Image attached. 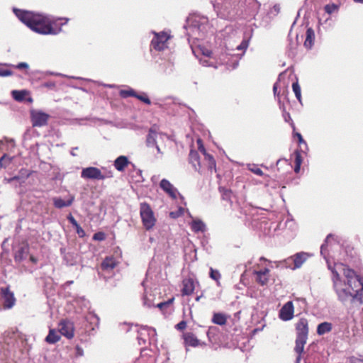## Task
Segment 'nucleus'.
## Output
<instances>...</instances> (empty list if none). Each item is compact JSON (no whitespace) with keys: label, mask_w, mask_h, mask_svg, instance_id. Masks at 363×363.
Here are the masks:
<instances>
[{"label":"nucleus","mask_w":363,"mask_h":363,"mask_svg":"<svg viewBox=\"0 0 363 363\" xmlns=\"http://www.w3.org/2000/svg\"><path fill=\"white\" fill-rule=\"evenodd\" d=\"M315 41V32L312 28H308L306 32V39L304 41V47L308 49L311 50L313 45Z\"/></svg>","instance_id":"27"},{"label":"nucleus","mask_w":363,"mask_h":363,"mask_svg":"<svg viewBox=\"0 0 363 363\" xmlns=\"http://www.w3.org/2000/svg\"><path fill=\"white\" fill-rule=\"evenodd\" d=\"M183 28L186 30V35L189 41L190 38L197 40H203L211 26L206 16L194 13L186 18V24Z\"/></svg>","instance_id":"4"},{"label":"nucleus","mask_w":363,"mask_h":363,"mask_svg":"<svg viewBox=\"0 0 363 363\" xmlns=\"http://www.w3.org/2000/svg\"><path fill=\"white\" fill-rule=\"evenodd\" d=\"M154 37L151 40L150 46L157 51H162L167 48V41L170 38V35L166 32L160 33L153 32Z\"/></svg>","instance_id":"10"},{"label":"nucleus","mask_w":363,"mask_h":363,"mask_svg":"<svg viewBox=\"0 0 363 363\" xmlns=\"http://www.w3.org/2000/svg\"><path fill=\"white\" fill-rule=\"evenodd\" d=\"M138 335L137 337V339L138 341V344L140 345H146L147 340L145 337H143V335H145V333L142 330V327L140 328V330H138Z\"/></svg>","instance_id":"43"},{"label":"nucleus","mask_w":363,"mask_h":363,"mask_svg":"<svg viewBox=\"0 0 363 363\" xmlns=\"http://www.w3.org/2000/svg\"><path fill=\"white\" fill-rule=\"evenodd\" d=\"M183 339L186 346L197 347L200 345V340L192 333H185L183 334Z\"/></svg>","instance_id":"22"},{"label":"nucleus","mask_w":363,"mask_h":363,"mask_svg":"<svg viewBox=\"0 0 363 363\" xmlns=\"http://www.w3.org/2000/svg\"><path fill=\"white\" fill-rule=\"evenodd\" d=\"M296 137L298 138V141L299 144H303L305 145L306 149H308V145L306 141L303 140L301 134L300 133H296L295 134Z\"/></svg>","instance_id":"55"},{"label":"nucleus","mask_w":363,"mask_h":363,"mask_svg":"<svg viewBox=\"0 0 363 363\" xmlns=\"http://www.w3.org/2000/svg\"><path fill=\"white\" fill-rule=\"evenodd\" d=\"M226 316L221 313H215L213 315L212 322L218 325H223L226 323Z\"/></svg>","instance_id":"33"},{"label":"nucleus","mask_w":363,"mask_h":363,"mask_svg":"<svg viewBox=\"0 0 363 363\" xmlns=\"http://www.w3.org/2000/svg\"><path fill=\"white\" fill-rule=\"evenodd\" d=\"M60 339V336L54 330L50 329L45 337V341L50 344H55Z\"/></svg>","instance_id":"34"},{"label":"nucleus","mask_w":363,"mask_h":363,"mask_svg":"<svg viewBox=\"0 0 363 363\" xmlns=\"http://www.w3.org/2000/svg\"><path fill=\"white\" fill-rule=\"evenodd\" d=\"M186 322L185 320H182L175 325L176 329H177L178 330H183L184 329L186 328Z\"/></svg>","instance_id":"56"},{"label":"nucleus","mask_w":363,"mask_h":363,"mask_svg":"<svg viewBox=\"0 0 363 363\" xmlns=\"http://www.w3.org/2000/svg\"><path fill=\"white\" fill-rule=\"evenodd\" d=\"M261 4L257 0H243L242 13L246 18H254L258 13Z\"/></svg>","instance_id":"11"},{"label":"nucleus","mask_w":363,"mask_h":363,"mask_svg":"<svg viewBox=\"0 0 363 363\" xmlns=\"http://www.w3.org/2000/svg\"><path fill=\"white\" fill-rule=\"evenodd\" d=\"M343 269L342 280L340 274H335L333 279V289L337 299L344 305L347 303H363V277L357 274L354 270L345 264H340Z\"/></svg>","instance_id":"1"},{"label":"nucleus","mask_w":363,"mask_h":363,"mask_svg":"<svg viewBox=\"0 0 363 363\" xmlns=\"http://www.w3.org/2000/svg\"><path fill=\"white\" fill-rule=\"evenodd\" d=\"M280 11V5L275 4L269 11V13L274 16H277Z\"/></svg>","instance_id":"53"},{"label":"nucleus","mask_w":363,"mask_h":363,"mask_svg":"<svg viewBox=\"0 0 363 363\" xmlns=\"http://www.w3.org/2000/svg\"><path fill=\"white\" fill-rule=\"evenodd\" d=\"M278 104L280 110L281 111L282 113H284V111H286L284 104L281 101V98L278 99Z\"/></svg>","instance_id":"59"},{"label":"nucleus","mask_w":363,"mask_h":363,"mask_svg":"<svg viewBox=\"0 0 363 363\" xmlns=\"http://www.w3.org/2000/svg\"><path fill=\"white\" fill-rule=\"evenodd\" d=\"M60 333L66 337L71 339L74 336V330L71 323L65 320L60 322Z\"/></svg>","instance_id":"25"},{"label":"nucleus","mask_w":363,"mask_h":363,"mask_svg":"<svg viewBox=\"0 0 363 363\" xmlns=\"http://www.w3.org/2000/svg\"><path fill=\"white\" fill-rule=\"evenodd\" d=\"M130 163L126 156L121 155L114 160L113 166L118 172H123Z\"/></svg>","instance_id":"24"},{"label":"nucleus","mask_w":363,"mask_h":363,"mask_svg":"<svg viewBox=\"0 0 363 363\" xmlns=\"http://www.w3.org/2000/svg\"><path fill=\"white\" fill-rule=\"evenodd\" d=\"M204 157L206 160H207L208 162V168L210 169H212L213 168L216 169V162L213 155L207 152L206 155H204Z\"/></svg>","instance_id":"40"},{"label":"nucleus","mask_w":363,"mask_h":363,"mask_svg":"<svg viewBox=\"0 0 363 363\" xmlns=\"http://www.w3.org/2000/svg\"><path fill=\"white\" fill-rule=\"evenodd\" d=\"M199 150L204 155L207 153L206 150L203 144H201L199 147Z\"/></svg>","instance_id":"62"},{"label":"nucleus","mask_w":363,"mask_h":363,"mask_svg":"<svg viewBox=\"0 0 363 363\" xmlns=\"http://www.w3.org/2000/svg\"><path fill=\"white\" fill-rule=\"evenodd\" d=\"M209 277L217 282V285H220V279L221 277L220 273L218 270L210 268Z\"/></svg>","instance_id":"38"},{"label":"nucleus","mask_w":363,"mask_h":363,"mask_svg":"<svg viewBox=\"0 0 363 363\" xmlns=\"http://www.w3.org/2000/svg\"><path fill=\"white\" fill-rule=\"evenodd\" d=\"M4 181L8 184L12 183L14 181H18L21 184V183L24 182L25 179H23L19 176H14L11 178H5Z\"/></svg>","instance_id":"45"},{"label":"nucleus","mask_w":363,"mask_h":363,"mask_svg":"<svg viewBox=\"0 0 363 363\" xmlns=\"http://www.w3.org/2000/svg\"><path fill=\"white\" fill-rule=\"evenodd\" d=\"M81 177L84 179L96 180H101L103 177L101 171L99 168L94 167L83 168L81 172Z\"/></svg>","instance_id":"15"},{"label":"nucleus","mask_w":363,"mask_h":363,"mask_svg":"<svg viewBox=\"0 0 363 363\" xmlns=\"http://www.w3.org/2000/svg\"><path fill=\"white\" fill-rule=\"evenodd\" d=\"M337 238H335L333 235L329 234L327 235L326 238L324 240V242L320 246V255L325 259L327 266L329 270H330L333 276L332 279L335 277V274H340L338 271H340L343 273V269L340 267L342 263L335 264L334 266H332L331 262L329 260V252H328V247H332L333 245H338V242L337 240Z\"/></svg>","instance_id":"6"},{"label":"nucleus","mask_w":363,"mask_h":363,"mask_svg":"<svg viewBox=\"0 0 363 363\" xmlns=\"http://www.w3.org/2000/svg\"><path fill=\"white\" fill-rule=\"evenodd\" d=\"M60 255L66 265L74 266L77 262V254L70 247H66L63 245L60 248Z\"/></svg>","instance_id":"12"},{"label":"nucleus","mask_w":363,"mask_h":363,"mask_svg":"<svg viewBox=\"0 0 363 363\" xmlns=\"http://www.w3.org/2000/svg\"><path fill=\"white\" fill-rule=\"evenodd\" d=\"M332 329V323L329 322H323L318 325L316 332L318 335H323L325 333L330 332Z\"/></svg>","instance_id":"30"},{"label":"nucleus","mask_w":363,"mask_h":363,"mask_svg":"<svg viewBox=\"0 0 363 363\" xmlns=\"http://www.w3.org/2000/svg\"><path fill=\"white\" fill-rule=\"evenodd\" d=\"M189 162L196 171L200 169V156L196 150H191L189 154Z\"/></svg>","instance_id":"26"},{"label":"nucleus","mask_w":363,"mask_h":363,"mask_svg":"<svg viewBox=\"0 0 363 363\" xmlns=\"http://www.w3.org/2000/svg\"><path fill=\"white\" fill-rule=\"evenodd\" d=\"M135 98L138 99V100H140V101L143 102L147 105H150L152 104L150 99L147 96V94L145 92H142L140 94L136 93Z\"/></svg>","instance_id":"39"},{"label":"nucleus","mask_w":363,"mask_h":363,"mask_svg":"<svg viewBox=\"0 0 363 363\" xmlns=\"http://www.w3.org/2000/svg\"><path fill=\"white\" fill-rule=\"evenodd\" d=\"M284 72L279 74L277 81L273 85V93L274 97L278 101V99L280 98V92L278 91V82L280 81L281 77L284 75Z\"/></svg>","instance_id":"42"},{"label":"nucleus","mask_w":363,"mask_h":363,"mask_svg":"<svg viewBox=\"0 0 363 363\" xmlns=\"http://www.w3.org/2000/svg\"><path fill=\"white\" fill-rule=\"evenodd\" d=\"M13 11L16 17L33 31L42 35L59 34L62 28H53L48 16L33 11L13 8Z\"/></svg>","instance_id":"3"},{"label":"nucleus","mask_w":363,"mask_h":363,"mask_svg":"<svg viewBox=\"0 0 363 363\" xmlns=\"http://www.w3.org/2000/svg\"><path fill=\"white\" fill-rule=\"evenodd\" d=\"M116 262L112 257H106L101 264V267L103 270L109 271L115 268Z\"/></svg>","instance_id":"29"},{"label":"nucleus","mask_w":363,"mask_h":363,"mask_svg":"<svg viewBox=\"0 0 363 363\" xmlns=\"http://www.w3.org/2000/svg\"><path fill=\"white\" fill-rule=\"evenodd\" d=\"M140 215L145 230H151L155 225L156 218L153 211L147 203L143 202L140 203Z\"/></svg>","instance_id":"9"},{"label":"nucleus","mask_w":363,"mask_h":363,"mask_svg":"<svg viewBox=\"0 0 363 363\" xmlns=\"http://www.w3.org/2000/svg\"><path fill=\"white\" fill-rule=\"evenodd\" d=\"M142 330L145 333H147V336L149 337L150 342H156L157 341V333H156V330L154 328L145 325V326H142Z\"/></svg>","instance_id":"32"},{"label":"nucleus","mask_w":363,"mask_h":363,"mask_svg":"<svg viewBox=\"0 0 363 363\" xmlns=\"http://www.w3.org/2000/svg\"><path fill=\"white\" fill-rule=\"evenodd\" d=\"M52 204L55 208L61 209L65 207L70 206L74 201V196L72 195L69 196L68 199L65 200L62 199L61 197H53L52 199Z\"/></svg>","instance_id":"19"},{"label":"nucleus","mask_w":363,"mask_h":363,"mask_svg":"<svg viewBox=\"0 0 363 363\" xmlns=\"http://www.w3.org/2000/svg\"><path fill=\"white\" fill-rule=\"evenodd\" d=\"M30 118L33 127H42L47 125L49 115L41 111H31Z\"/></svg>","instance_id":"13"},{"label":"nucleus","mask_w":363,"mask_h":363,"mask_svg":"<svg viewBox=\"0 0 363 363\" xmlns=\"http://www.w3.org/2000/svg\"><path fill=\"white\" fill-rule=\"evenodd\" d=\"M313 255L306 252H296L280 262L281 267H289L293 270L299 269Z\"/></svg>","instance_id":"8"},{"label":"nucleus","mask_w":363,"mask_h":363,"mask_svg":"<svg viewBox=\"0 0 363 363\" xmlns=\"http://www.w3.org/2000/svg\"><path fill=\"white\" fill-rule=\"evenodd\" d=\"M211 3L220 18L233 20L242 13L243 0H213Z\"/></svg>","instance_id":"5"},{"label":"nucleus","mask_w":363,"mask_h":363,"mask_svg":"<svg viewBox=\"0 0 363 363\" xmlns=\"http://www.w3.org/2000/svg\"><path fill=\"white\" fill-rule=\"evenodd\" d=\"M191 228L194 233H203L206 230V225L201 219L196 218L192 220Z\"/></svg>","instance_id":"28"},{"label":"nucleus","mask_w":363,"mask_h":363,"mask_svg":"<svg viewBox=\"0 0 363 363\" xmlns=\"http://www.w3.org/2000/svg\"><path fill=\"white\" fill-rule=\"evenodd\" d=\"M195 289L194 280L191 277H187L182 281V289L181 290L182 296H190Z\"/></svg>","instance_id":"18"},{"label":"nucleus","mask_w":363,"mask_h":363,"mask_svg":"<svg viewBox=\"0 0 363 363\" xmlns=\"http://www.w3.org/2000/svg\"><path fill=\"white\" fill-rule=\"evenodd\" d=\"M157 132L156 130V126H152L148 131V134L146 138V145L148 147H153L157 144Z\"/></svg>","instance_id":"23"},{"label":"nucleus","mask_w":363,"mask_h":363,"mask_svg":"<svg viewBox=\"0 0 363 363\" xmlns=\"http://www.w3.org/2000/svg\"><path fill=\"white\" fill-rule=\"evenodd\" d=\"M295 164L301 165L302 163V157L298 150H296L295 152Z\"/></svg>","instance_id":"52"},{"label":"nucleus","mask_w":363,"mask_h":363,"mask_svg":"<svg viewBox=\"0 0 363 363\" xmlns=\"http://www.w3.org/2000/svg\"><path fill=\"white\" fill-rule=\"evenodd\" d=\"M13 74L12 71L7 69L0 68V77H9Z\"/></svg>","instance_id":"51"},{"label":"nucleus","mask_w":363,"mask_h":363,"mask_svg":"<svg viewBox=\"0 0 363 363\" xmlns=\"http://www.w3.org/2000/svg\"><path fill=\"white\" fill-rule=\"evenodd\" d=\"M325 11L328 14L337 13L339 10V5L336 4H328L324 6Z\"/></svg>","instance_id":"37"},{"label":"nucleus","mask_w":363,"mask_h":363,"mask_svg":"<svg viewBox=\"0 0 363 363\" xmlns=\"http://www.w3.org/2000/svg\"><path fill=\"white\" fill-rule=\"evenodd\" d=\"M4 65L13 67L18 69H28L29 67L28 64L26 62H19L16 65H10V64H4Z\"/></svg>","instance_id":"46"},{"label":"nucleus","mask_w":363,"mask_h":363,"mask_svg":"<svg viewBox=\"0 0 363 363\" xmlns=\"http://www.w3.org/2000/svg\"><path fill=\"white\" fill-rule=\"evenodd\" d=\"M296 338L294 351L302 354L308 335V324L306 318H301L296 325Z\"/></svg>","instance_id":"7"},{"label":"nucleus","mask_w":363,"mask_h":363,"mask_svg":"<svg viewBox=\"0 0 363 363\" xmlns=\"http://www.w3.org/2000/svg\"><path fill=\"white\" fill-rule=\"evenodd\" d=\"M28 91L25 89L22 90H13L11 91V96L13 99L18 102H22L25 100Z\"/></svg>","instance_id":"31"},{"label":"nucleus","mask_w":363,"mask_h":363,"mask_svg":"<svg viewBox=\"0 0 363 363\" xmlns=\"http://www.w3.org/2000/svg\"><path fill=\"white\" fill-rule=\"evenodd\" d=\"M29 252V246L28 244L20 245L14 252V260L16 262H21L24 260Z\"/></svg>","instance_id":"21"},{"label":"nucleus","mask_w":363,"mask_h":363,"mask_svg":"<svg viewBox=\"0 0 363 363\" xmlns=\"http://www.w3.org/2000/svg\"><path fill=\"white\" fill-rule=\"evenodd\" d=\"M136 93L133 89L129 87L128 89L120 90L119 95L121 97L125 99L129 96L135 97Z\"/></svg>","instance_id":"36"},{"label":"nucleus","mask_w":363,"mask_h":363,"mask_svg":"<svg viewBox=\"0 0 363 363\" xmlns=\"http://www.w3.org/2000/svg\"><path fill=\"white\" fill-rule=\"evenodd\" d=\"M67 219L69 222V223H71L73 227H75L79 224L77 223V221L76 220V219L74 218V216L71 213L67 215Z\"/></svg>","instance_id":"54"},{"label":"nucleus","mask_w":363,"mask_h":363,"mask_svg":"<svg viewBox=\"0 0 363 363\" xmlns=\"http://www.w3.org/2000/svg\"><path fill=\"white\" fill-rule=\"evenodd\" d=\"M160 187L172 199H175L178 194L181 199H184L183 196L178 192L177 189L175 188L169 180L162 179L160 182Z\"/></svg>","instance_id":"14"},{"label":"nucleus","mask_w":363,"mask_h":363,"mask_svg":"<svg viewBox=\"0 0 363 363\" xmlns=\"http://www.w3.org/2000/svg\"><path fill=\"white\" fill-rule=\"evenodd\" d=\"M161 101H162V99H156L155 101H153V104L157 106L158 107L162 108V104L161 103Z\"/></svg>","instance_id":"63"},{"label":"nucleus","mask_w":363,"mask_h":363,"mask_svg":"<svg viewBox=\"0 0 363 363\" xmlns=\"http://www.w3.org/2000/svg\"><path fill=\"white\" fill-rule=\"evenodd\" d=\"M282 116L285 122L289 123L291 121V124L294 125L290 113L289 112L284 111V113H282Z\"/></svg>","instance_id":"57"},{"label":"nucleus","mask_w":363,"mask_h":363,"mask_svg":"<svg viewBox=\"0 0 363 363\" xmlns=\"http://www.w3.org/2000/svg\"><path fill=\"white\" fill-rule=\"evenodd\" d=\"M292 89L296 99L301 104V90L297 79L296 81L292 84Z\"/></svg>","instance_id":"35"},{"label":"nucleus","mask_w":363,"mask_h":363,"mask_svg":"<svg viewBox=\"0 0 363 363\" xmlns=\"http://www.w3.org/2000/svg\"><path fill=\"white\" fill-rule=\"evenodd\" d=\"M253 35V29L247 28L243 33L241 43L235 49L227 47L213 51V56L200 57L199 62L204 67H211L217 69L220 65H225L228 68L233 69L238 67L239 61L244 55Z\"/></svg>","instance_id":"2"},{"label":"nucleus","mask_w":363,"mask_h":363,"mask_svg":"<svg viewBox=\"0 0 363 363\" xmlns=\"http://www.w3.org/2000/svg\"><path fill=\"white\" fill-rule=\"evenodd\" d=\"M76 230V233L79 238H84L86 236V233L84 229L78 224L77 226L74 227Z\"/></svg>","instance_id":"49"},{"label":"nucleus","mask_w":363,"mask_h":363,"mask_svg":"<svg viewBox=\"0 0 363 363\" xmlns=\"http://www.w3.org/2000/svg\"><path fill=\"white\" fill-rule=\"evenodd\" d=\"M106 239V234L104 232L99 231L94 234L93 240L96 241H103Z\"/></svg>","instance_id":"44"},{"label":"nucleus","mask_w":363,"mask_h":363,"mask_svg":"<svg viewBox=\"0 0 363 363\" xmlns=\"http://www.w3.org/2000/svg\"><path fill=\"white\" fill-rule=\"evenodd\" d=\"M84 355V350L82 347L79 346L76 347V356L77 357H82Z\"/></svg>","instance_id":"60"},{"label":"nucleus","mask_w":363,"mask_h":363,"mask_svg":"<svg viewBox=\"0 0 363 363\" xmlns=\"http://www.w3.org/2000/svg\"><path fill=\"white\" fill-rule=\"evenodd\" d=\"M6 154H4V155L0 158V166H1V167H6V165H5V164H4V160H5V158H6Z\"/></svg>","instance_id":"64"},{"label":"nucleus","mask_w":363,"mask_h":363,"mask_svg":"<svg viewBox=\"0 0 363 363\" xmlns=\"http://www.w3.org/2000/svg\"><path fill=\"white\" fill-rule=\"evenodd\" d=\"M41 86L43 88H47L50 90H54L56 87V84L53 81H49L42 84Z\"/></svg>","instance_id":"47"},{"label":"nucleus","mask_w":363,"mask_h":363,"mask_svg":"<svg viewBox=\"0 0 363 363\" xmlns=\"http://www.w3.org/2000/svg\"><path fill=\"white\" fill-rule=\"evenodd\" d=\"M231 194V191L229 190H225L224 193L223 194V199H228L230 197V195Z\"/></svg>","instance_id":"61"},{"label":"nucleus","mask_w":363,"mask_h":363,"mask_svg":"<svg viewBox=\"0 0 363 363\" xmlns=\"http://www.w3.org/2000/svg\"><path fill=\"white\" fill-rule=\"evenodd\" d=\"M269 269L268 268H264L259 271H255L254 274L255 275L256 281L262 286L267 285L269 280Z\"/></svg>","instance_id":"20"},{"label":"nucleus","mask_w":363,"mask_h":363,"mask_svg":"<svg viewBox=\"0 0 363 363\" xmlns=\"http://www.w3.org/2000/svg\"><path fill=\"white\" fill-rule=\"evenodd\" d=\"M248 169L255 174L258 176H264V174L262 172V170L258 167L257 164H248L247 165Z\"/></svg>","instance_id":"41"},{"label":"nucleus","mask_w":363,"mask_h":363,"mask_svg":"<svg viewBox=\"0 0 363 363\" xmlns=\"http://www.w3.org/2000/svg\"><path fill=\"white\" fill-rule=\"evenodd\" d=\"M173 301H174V298H169L167 301H163V302L159 303L157 305V308H159L160 309H162V308H165L167 306H169L170 304H172Z\"/></svg>","instance_id":"48"},{"label":"nucleus","mask_w":363,"mask_h":363,"mask_svg":"<svg viewBox=\"0 0 363 363\" xmlns=\"http://www.w3.org/2000/svg\"><path fill=\"white\" fill-rule=\"evenodd\" d=\"M1 297L4 300V306L6 308H11L16 302L14 294L9 289V286L1 288Z\"/></svg>","instance_id":"17"},{"label":"nucleus","mask_w":363,"mask_h":363,"mask_svg":"<svg viewBox=\"0 0 363 363\" xmlns=\"http://www.w3.org/2000/svg\"><path fill=\"white\" fill-rule=\"evenodd\" d=\"M294 308L292 301L286 302L279 311V318L282 320L288 321L294 317Z\"/></svg>","instance_id":"16"},{"label":"nucleus","mask_w":363,"mask_h":363,"mask_svg":"<svg viewBox=\"0 0 363 363\" xmlns=\"http://www.w3.org/2000/svg\"><path fill=\"white\" fill-rule=\"evenodd\" d=\"M102 178L101 180H104L108 178H112L113 177V172L112 171H106L105 172L102 173Z\"/></svg>","instance_id":"58"},{"label":"nucleus","mask_w":363,"mask_h":363,"mask_svg":"<svg viewBox=\"0 0 363 363\" xmlns=\"http://www.w3.org/2000/svg\"><path fill=\"white\" fill-rule=\"evenodd\" d=\"M201 51L203 55L201 57H209L213 56V51H211L207 48H201Z\"/></svg>","instance_id":"50"}]
</instances>
